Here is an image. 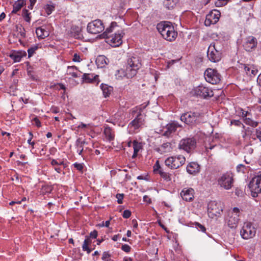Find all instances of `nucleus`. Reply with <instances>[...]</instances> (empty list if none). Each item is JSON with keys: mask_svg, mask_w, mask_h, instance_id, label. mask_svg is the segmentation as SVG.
<instances>
[{"mask_svg": "<svg viewBox=\"0 0 261 261\" xmlns=\"http://www.w3.org/2000/svg\"><path fill=\"white\" fill-rule=\"evenodd\" d=\"M161 177L163 178L166 181H169L171 180V174L169 173L166 172L163 169V170H160V173H159Z\"/></svg>", "mask_w": 261, "mask_h": 261, "instance_id": "nucleus-38", "label": "nucleus"}, {"mask_svg": "<svg viewBox=\"0 0 261 261\" xmlns=\"http://www.w3.org/2000/svg\"><path fill=\"white\" fill-rule=\"evenodd\" d=\"M256 82L257 85L261 87V73L258 75Z\"/></svg>", "mask_w": 261, "mask_h": 261, "instance_id": "nucleus-62", "label": "nucleus"}, {"mask_svg": "<svg viewBox=\"0 0 261 261\" xmlns=\"http://www.w3.org/2000/svg\"><path fill=\"white\" fill-rule=\"evenodd\" d=\"M30 13L27 9H24L22 12V16L25 21L30 22L31 21V17L30 16Z\"/></svg>", "mask_w": 261, "mask_h": 261, "instance_id": "nucleus-41", "label": "nucleus"}, {"mask_svg": "<svg viewBox=\"0 0 261 261\" xmlns=\"http://www.w3.org/2000/svg\"><path fill=\"white\" fill-rule=\"evenodd\" d=\"M220 13L218 11H211L206 16L204 24L206 26H210L212 24L216 23L219 20Z\"/></svg>", "mask_w": 261, "mask_h": 261, "instance_id": "nucleus-17", "label": "nucleus"}, {"mask_svg": "<svg viewBox=\"0 0 261 261\" xmlns=\"http://www.w3.org/2000/svg\"><path fill=\"white\" fill-rule=\"evenodd\" d=\"M248 187L253 197H256L258 194L261 193V176L253 177L248 184Z\"/></svg>", "mask_w": 261, "mask_h": 261, "instance_id": "nucleus-7", "label": "nucleus"}, {"mask_svg": "<svg viewBox=\"0 0 261 261\" xmlns=\"http://www.w3.org/2000/svg\"><path fill=\"white\" fill-rule=\"evenodd\" d=\"M29 134L30 136V138L28 139V142L29 144H31L32 146H33L34 145V142L31 141L32 139L33 134L31 132H30Z\"/></svg>", "mask_w": 261, "mask_h": 261, "instance_id": "nucleus-61", "label": "nucleus"}, {"mask_svg": "<svg viewBox=\"0 0 261 261\" xmlns=\"http://www.w3.org/2000/svg\"><path fill=\"white\" fill-rule=\"evenodd\" d=\"M251 65H250V66H245V67H244V69L247 72V73L248 72H249L251 71Z\"/></svg>", "mask_w": 261, "mask_h": 261, "instance_id": "nucleus-63", "label": "nucleus"}, {"mask_svg": "<svg viewBox=\"0 0 261 261\" xmlns=\"http://www.w3.org/2000/svg\"><path fill=\"white\" fill-rule=\"evenodd\" d=\"M186 161V159L183 155L177 156H170L165 161L166 166L171 169H177L182 166Z\"/></svg>", "mask_w": 261, "mask_h": 261, "instance_id": "nucleus-4", "label": "nucleus"}, {"mask_svg": "<svg viewBox=\"0 0 261 261\" xmlns=\"http://www.w3.org/2000/svg\"><path fill=\"white\" fill-rule=\"evenodd\" d=\"M181 126L175 121L169 123L164 127L163 135L168 138L170 137L176 132L177 128Z\"/></svg>", "mask_w": 261, "mask_h": 261, "instance_id": "nucleus-16", "label": "nucleus"}, {"mask_svg": "<svg viewBox=\"0 0 261 261\" xmlns=\"http://www.w3.org/2000/svg\"><path fill=\"white\" fill-rule=\"evenodd\" d=\"M95 62L98 68H103L108 64L109 60L105 56L100 55L96 58Z\"/></svg>", "mask_w": 261, "mask_h": 261, "instance_id": "nucleus-25", "label": "nucleus"}, {"mask_svg": "<svg viewBox=\"0 0 261 261\" xmlns=\"http://www.w3.org/2000/svg\"><path fill=\"white\" fill-rule=\"evenodd\" d=\"M83 81L87 83H98V75L92 73H84L83 75Z\"/></svg>", "mask_w": 261, "mask_h": 261, "instance_id": "nucleus-21", "label": "nucleus"}, {"mask_svg": "<svg viewBox=\"0 0 261 261\" xmlns=\"http://www.w3.org/2000/svg\"><path fill=\"white\" fill-rule=\"evenodd\" d=\"M55 6L53 5H47L45 8L46 12L49 15L54 10Z\"/></svg>", "mask_w": 261, "mask_h": 261, "instance_id": "nucleus-43", "label": "nucleus"}, {"mask_svg": "<svg viewBox=\"0 0 261 261\" xmlns=\"http://www.w3.org/2000/svg\"><path fill=\"white\" fill-rule=\"evenodd\" d=\"M33 121H34L35 125L37 127H39L41 126V122L38 118H37V117H35V118H34Z\"/></svg>", "mask_w": 261, "mask_h": 261, "instance_id": "nucleus-57", "label": "nucleus"}, {"mask_svg": "<svg viewBox=\"0 0 261 261\" xmlns=\"http://www.w3.org/2000/svg\"><path fill=\"white\" fill-rule=\"evenodd\" d=\"M256 137L259 139L260 141H261V130L259 129H256Z\"/></svg>", "mask_w": 261, "mask_h": 261, "instance_id": "nucleus-59", "label": "nucleus"}, {"mask_svg": "<svg viewBox=\"0 0 261 261\" xmlns=\"http://www.w3.org/2000/svg\"><path fill=\"white\" fill-rule=\"evenodd\" d=\"M127 71V68L125 70L120 69L117 70L115 73L116 78L117 80H122L124 77H126L127 79L132 78L133 76H129Z\"/></svg>", "mask_w": 261, "mask_h": 261, "instance_id": "nucleus-26", "label": "nucleus"}, {"mask_svg": "<svg viewBox=\"0 0 261 261\" xmlns=\"http://www.w3.org/2000/svg\"><path fill=\"white\" fill-rule=\"evenodd\" d=\"M242 117L243 119V120H245V117H247L248 115H250V113L248 112V111H245L243 110H242Z\"/></svg>", "mask_w": 261, "mask_h": 261, "instance_id": "nucleus-56", "label": "nucleus"}, {"mask_svg": "<svg viewBox=\"0 0 261 261\" xmlns=\"http://www.w3.org/2000/svg\"><path fill=\"white\" fill-rule=\"evenodd\" d=\"M131 215V212L129 210H126L124 211L122 214V216L124 218L127 219L129 218Z\"/></svg>", "mask_w": 261, "mask_h": 261, "instance_id": "nucleus-50", "label": "nucleus"}, {"mask_svg": "<svg viewBox=\"0 0 261 261\" xmlns=\"http://www.w3.org/2000/svg\"><path fill=\"white\" fill-rule=\"evenodd\" d=\"M122 37L121 34L120 33H118L111 35L108 36V38H105L107 39V42L110 43L111 45L118 46L122 42Z\"/></svg>", "mask_w": 261, "mask_h": 261, "instance_id": "nucleus-19", "label": "nucleus"}, {"mask_svg": "<svg viewBox=\"0 0 261 261\" xmlns=\"http://www.w3.org/2000/svg\"><path fill=\"white\" fill-rule=\"evenodd\" d=\"M187 171L189 174H195L200 171V166L196 162H191L187 165Z\"/></svg>", "mask_w": 261, "mask_h": 261, "instance_id": "nucleus-23", "label": "nucleus"}, {"mask_svg": "<svg viewBox=\"0 0 261 261\" xmlns=\"http://www.w3.org/2000/svg\"><path fill=\"white\" fill-rule=\"evenodd\" d=\"M116 197L117 199V202L119 204H122L123 202L122 200L124 197V194L118 193L116 195Z\"/></svg>", "mask_w": 261, "mask_h": 261, "instance_id": "nucleus-47", "label": "nucleus"}, {"mask_svg": "<svg viewBox=\"0 0 261 261\" xmlns=\"http://www.w3.org/2000/svg\"><path fill=\"white\" fill-rule=\"evenodd\" d=\"M36 33L37 37L40 39H44L49 35L47 31L40 27L36 29Z\"/></svg>", "mask_w": 261, "mask_h": 261, "instance_id": "nucleus-34", "label": "nucleus"}, {"mask_svg": "<svg viewBox=\"0 0 261 261\" xmlns=\"http://www.w3.org/2000/svg\"><path fill=\"white\" fill-rule=\"evenodd\" d=\"M255 233L256 229L250 222L245 223L240 231L241 236L244 239L252 238L255 236Z\"/></svg>", "mask_w": 261, "mask_h": 261, "instance_id": "nucleus-9", "label": "nucleus"}, {"mask_svg": "<svg viewBox=\"0 0 261 261\" xmlns=\"http://www.w3.org/2000/svg\"><path fill=\"white\" fill-rule=\"evenodd\" d=\"M143 201L147 202L148 203H150L151 202V199L147 195H145L143 196Z\"/></svg>", "mask_w": 261, "mask_h": 261, "instance_id": "nucleus-58", "label": "nucleus"}, {"mask_svg": "<svg viewBox=\"0 0 261 261\" xmlns=\"http://www.w3.org/2000/svg\"><path fill=\"white\" fill-rule=\"evenodd\" d=\"M257 39L252 36L246 37L243 42L244 49L248 52H251L255 50L257 45Z\"/></svg>", "mask_w": 261, "mask_h": 261, "instance_id": "nucleus-14", "label": "nucleus"}, {"mask_svg": "<svg viewBox=\"0 0 261 261\" xmlns=\"http://www.w3.org/2000/svg\"><path fill=\"white\" fill-rule=\"evenodd\" d=\"M25 4L24 0H18L15 2L13 5V10L12 13L16 14Z\"/></svg>", "mask_w": 261, "mask_h": 261, "instance_id": "nucleus-28", "label": "nucleus"}, {"mask_svg": "<svg viewBox=\"0 0 261 261\" xmlns=\"http://www.w3.org/2000/svg\"><path fill=\"white\" fill-rule=\"evenodd\" d=\"M180 195L184 200L191 201L194 198V190L192 188L184 189Z\"/></svg>", "mask_w": 261, "mask_h": 261, "instance_id": "nucleus-20", "label": "nucleus"}, {"mask_svg": "<svg viewBox=\"0 0 261 261\" xmlns=\"http://www.w3.org/2000/svg\"><path fill=\"white\" fill-rule=\"evenodd\" d=\"M100 87L103 92V95L106 97L110 95L113 89L112 87L108 86V85L103 84H101Z\"/></svg>", "mask_w": 261, "mask_h": 261, "instance_id": "nucleus-36", "label": "nucleus"}, {"mask_svg": "<svg viewBox=\"0 0 261 261\" xmlns=\"http://www.w3.org/2000/svg\"><path fill=\"white\" fill-rule=\"evenodd\" d=\"M244 168H245L244 165H243V164H239L237 167V170L238 172H240V171L244 172L243 170H242V169H243Z\"/></svg>", "mask_w": 261, "mask_h": 261, "instance_id": "nucleus-60", "label": "nucleus"}, {"mask_svg": "<svg viewBox=\"0 0 261 261\" xmlns=\"http://www.w3.org/2000/svg\"><path fill=\"white\" fill-rule=\"evenodd\" d=\"M204 74L206 82L212 84H217L221 81V75L215 69L208 68L205 71Z\"/></svg>", "mask_w": 261, "mask_h": 261, "instance_id": "nucleus-6", "label": "nucleus"}, {"mask_svg": "<svg viewBox=\"0 0 261 261\" xmlns=\"http://www.w3.org/2000/svg\"><path fill=\"white\" fill-rule=\"evenodd\" d=\"M227 0H218L217 2H215V5L216 7H222L227 4Z\"/></svg>", "mask_w": 261, "mask_h": 261, "instance_id": "nucleus-46", "label": "nucleus"}, {"mask_svg": "<svg viewBox=\"0 0 261 261\" xmlns=\"http://www.w3.org/2000/svg\"><path fill=\"white\" fill-rule=\"evenodd\" d=\"M27 56V53L25 51H14L10 55V57L13 60L14 62H20L22 58Z\"/></svg>", "mask_w": 261, "mask_h": 261, "instance_id": "nucleus-24", "label": "nucleus"}, {"mask_svg": "<svg viewBox=\"0 0 261 261\" xmlns=\"http://www.w3.org/2000/svg\"><path fill=\"white\" fill-rule=\"evenodd\" d=\"M240 210L237 207H234L232 211L229 214L227 220L228 226L231 228L237 227L239 221Z\"/></svg>", "mask_w": 261, "mask_h": 261, "instance_id": "nucleus-11", "label": "nucleus"}, {"mask_svg": "<svg viewBox=\"0 0 261 261\" xmlns=\"http://www.w3.org/2000/svg\"><path fill=\"white\" fill-rule=\"evenodd\" d=\"M70 33L73 37L79 39L82 36L81 29L78 26L72 25L70 29Z\"/></svg>", "mask_w": 261, "mask_h": 261, "instance_id": "nucleus-29", "label": "nucleus"}, {"mask_svg": "<svg viewBox=\"0 0 261 261\" xmlns=\"http://www.w3.org/2000/svg\"><path fill=\"white\" fill-rule=\"evenodd\" d=\"M50 164L55 170L59 173H60L62 172V169L60 166L63 165L64 168L66 167V164L64 163V162L60 159H53L51 161Z\"/></svg>", "mask_w": 261, "mask_h": 261, "instance_id": "nucleus-22", "label": "nucleus"}, {"mask_svg": "<svg viewBox=\"0 0 261 261\" xmlns=\"http://www.w3.org/2000/svg\"><path fill=\"white\" fill-rule=\"evenodd\" d=\"M222 211L223 206L220 202L211 201L208 203L207 212L210 217L212 218L215 216L219 217Z\"/></svg>", "mask_w": 261, "mask_h": 261, "instance_id": "nucleus-5", "label": "nucleus"}, {"mask_svg": "<svg viewBox=\"0 0 261 261\" xmlns=\"http://www.w3.org/2000/svg\"><path fill=\"white\" fill-rule=\"evenodd\" d=\"M164 169L161 167L159 162L157 161L153 166V170L155 172L160 173V170H163Z\"/></svg>", "mask_w": 261, "mask_h": 261, "instance_id": "nucleus-45", "label": "nucleus"}, {"mask_svg": "<svg viewBox=\"0 0 261 261\" xmlns=\"http://www.w3.org/2000/svg\"><path fill=\"white\" fill-rule=\"evenodd\" d=\"M179 2V0H165L164 2V6L168 9H173Z\"/></svg>", "mask_w": 261, "mask_h": 261, "instance_id": "nucleus-33", "label": "nucleus"}, {"mask_svg": "<svg viewBox=\"0 0 261 261\" xmlns=\"http://www.w3.org/2000/svg\"><path fill=\"white\" fill-rule=\"evenodd\" d=\"M38 49V45H35L33 46H32L31 47L29 48L28 49V58L31 57L34 55L35 51L37 50Z\"/></svg>", "mask_w": 261, "mask_h": 261, "instance_id": "nucleus-42", "label": "nucleus"}, {"mask_svg": "<svg viewBox=\"0 0 261 261\" xmlns=\"http://www.w3.org/2000/svg\"><path fill=\"white\" fill-rule=\"evenodd\" d=\"M193 92L196 96L206 98L213 96V91L210 88L206 87L203 85H200L196 87L194 90Z\"/></svg>", "mask_w": 261, "mask_h": 261, "instance_id": "nucleus-10", "label": "nucleus"}, {"mask_svg": "<svg viewBox=\"0 0 261 261\" xmlns=\"http://www.w3.org/2000/svg\"><path fill=\"white\" fill-rule=\"evenodd\" d=\"M90 238L95 239L97 237V231L95 230L91 231L89 236Z\"/></svg>", "mask_w": 261, "mask_h": 261, "instance_id": "nucleus-54", "label": "nucleus"}, {"mask_svg": "<svg viewBox=\"0 0 261 261\" xmlns=\"http://www.w3.org/2000/svg\"><path fill=\"white\" fill-rule=\"evenodd\" d=\"M110 255L107 252H104L102 254L101 259L104 261H109Z\"/></svg>", "mask_w": 261, "mask_h": 261, "instance_id": "nucleus-48", "label": "nucleus"}, {"mask_svg": "<svg viewBox=\"0 0 261 261\" xmlns=\"http://www.w3.org/2000/svg\"><path fill=\"white\" fill-rule=\"evenodd\" d=\"M74 167L78 170L82 171L83 169V166L82 164L75 163L73 164Z\"/></svg>", "mask_w": 261, "mask_h": 261, "instance_id": "nucleus-52", "label": "nucleus"}, {"mask_svg": "<svg viewBox=\"0 0 261 261\" xmlns=\"http://www.w3.org/2000/svg\"><path fill=\"white\" fill-rule=\"evenodd\" d=\"M156 29L162 37L168 41L174 40L177 37V33L170 22H161L157 24Z\"/></svg>", "mask_w": 261, "mask_h": 261, "instance_id": "nucleus-2", "label": "nucleus"}, {"mask_svg": "<svg viewBox=\"0 0 261 261\" xmlns=\"http://www.w3.org/2000/svg\"><path fill=\"white\" fill-rule=\"evenodd\" d=\"M117 26V24L116 22H112L111 23L110 26L102 34L100 35V37L103 38H108V36L111 35L110 34L113 31L114 28Z\"/></svg>", "mask_w": 261, "mask_h": 261, "instance_id": "nucleus-27", "label": "nucleus"}, {"mask_svg": "<svg viewBox=\"0 0 261 261\" xmlns=\"http://www.w3.org/2000/svg\"><path fill=\"white\" fill-rule=\"evenodd\" d=\"M196 141L193 138H188L182 139L178 145V148L183 149L187 152H190L191 150L195 148Z\"/></svg>", "mask_w": 261, "mask_h": 261, "instance_id": "nucleus-12", "label": "nucleus"}, {"mask_svg": "<svg viewBox=\"0 0 261 261\" xmlns=\"http://www.w3.org/2000/svg\"><path fill=\"white\" fill-rule=\"evenodd\" d=\"M203 117V115L199 112L189 111L182 114L180 119L186 124L193 128L202 122Z\"/></svg>", "mask_w": 261, "mask_h": 261, "instance_id": "nucleus-1", "label": "nucleus"}, {"mask_svg": "<svg viewBox=\"0 0 261 261\" xmlns=\"http://www.w3.org/2000/svg\"><path fill=\"white\" fill-rule=\"evenodd\" d=\"M144 122V116L139 113L134 120L132 121L129 125L128 127L130 129H133V130L138 129Z\"/></svg>", "mask_w": 261, "mask_h": 261, "instance_id": "nucleus-18", "label": "nucleus"}, {"mask_svg": "<svg viewBox=\"0 0 261 261\" xmlns=\"http://www.w3.org/2000/svg\"><path fill=\"white\" fill-rule=\"evenodd\" d=\"M133 224V227L134 228H137L138 227V223L136 221V220L134 219L132 221Z\"/></svg>", "mask_w": 261, "mask_h": 261, "instance_id": "nucleus-64", "label": "nucleus"}, {"mask_svg": "<svg viewBox=\"0 0 261 261\" xmlns=\"http://www.w3.org/2000/svg\"><path fill=\"white\" fill-rule=\"evenodd\" d=\"M231 125H234L236 126H240L241 125H242L243 127L244 125L242 123V122L239 120H232L230 122Z\"/></svg>", "mask_w": 261, "mask_h": 261, "instance_id": "nucleus-49", "label": "nucleus"}, {"mask_svg": "<svg viewBox=\"0 0 261 261\" xmlns=\"http://www.w3.org/2000/svg\"><path fill=\"white\" fill-rule=\"evenodd\" d=\"M84 144H87V143L85 141V140H82L81 138H78L76 140L75 145L77 148V151L78 152L79 155H82V152H83V145Z\"/></svg>", "mask_w": 261, "mask_h": 261, "instance_id": "nucleus-32", "label": "nucleus"}, {"mask_svg": "<svg viewBox=\"0 0 261 261\" xmlns=\"http://www.w3.org/2000/svg\"><path fill=\"white\" fill-rule=\"evenodd\" d=\"M243 121L246 125H249L252 127H257L259 123L258 122L255 121L249 117H245V120Z\"/></svg>", "mask_w": 261, "mask_h": 261, "instance_id": "nucleus-37", "label": "nucleus"}, {"mask_svg": "<svg viewBox=\"0 0 261 261\" xmlns=\"http://www.w3.org/2000/svg\"><path fill=\"white\" fill-rule=\"evenodd\" d=\"M141 66V60L137 56H133L127 60L126 68L129 76H134Z\"/></svg>", "mask_w": 261, "mask_h": 261, "instance_id": "nucleus-3", "label": "nucleus"}, {"mask_svg": "<svg viewBox=\"0 0 261 261\" xmlns=\"http://www.w3.org/2000/svg\"><path fill=\"white\" fill-rule=\"evenodd\" d=\"M130 249H131L130 247L127 244L123 245L121 247V249L126 252H130Z\"/></svg>", "mask_w": 261, "mask_h": 261, "instance_id": "nucleus-51", "label": "nucleus"}, {"mask_svg": "<svg viewBox=\"0 0 261 261\" xmlns=\"http://www.w3.org/2000/svg\"><path fill=\"white\" fill-rule=\"evenodd\" d=\"M72 61L73 62H80L81 61V58H80V56L79 55H77V54H74L73 59H72Z\"/></svg>", "mask_w": 261, "mask_h": 261, "instance_id": "nucleus-55", "label": "nucleus"}, {"mask_svg": "<svg viewBox=\"0 0 261 261\" xmlns=\"http://www.w3.org/2000/svg\"><path fill=\"white\" fill-rule=\"evenodd\" d=\"M133 146L134 151L136 152H139V150L142 148V145L141 143L138 142L137 140H134L133 142Z\"/></svg>", "mask_w": 261, "mask_h": 261, "instance_id": "nucleus-40", "label": "nucleus"}, {"mask_svg": "<svg viewBox=\"0 0 261 261\" xmlns=\"http://www.w3.org/2000/svg\"><path fill=\"white\" fill-rule=\"evenodd\" d=\"M207 56L211 62H217L221 60V53L216 48L215 44L211 43L207 49Z\"/></svg>", "mask_w": 261, "mask_h": 261, "instance_id": "nucleus-15", "label": "nucleus"}, {"mask_svg": "<svg viewBox=\"0 0 261 261\" xmlns=\"http://www.w3.org/2000/svg\"><path fill=\"white\" fill-rule=\"evenodd\" d=\"M195 227L198 230L201 231L202 232H205L206 228L203 225L200 224L198 222H195Z\"/></svg>", "mask_w": 261, "mask_h": 261, "instance_id": "nucleus-44", "label": "nucleus"}, {"mask_svg": "<svg viewBox=\"0 0 261 261\" xmlns=\"http://www.w3.org/2000/svg\"><path fill=\"white\" fill-rule=\"evenodd\" d=\"M77 69L75 66H68L67 69V74L71 75L73 77H77L79 76L77 73L74 71Z\"/></svg>", "mask_w": 261, "mask_h": 261, "instance_id": "nucleus-39", "label": "nucleus"}, {"mask_svg": "<svg viewBox=\"0 0 261 261\" xmlns=\"http://www.w3.org/2000/svg\"><path fill=\"white\" fill-rule=\"evenodd\" d=\"M85 238L82 245V249L83 251H87V253L89 254L91 252L92 249H90L88 246L91 244L92 241L89 236H86Z\"/></svg>", "mask_w": 261, "mask_h": 261, "instance_id": "nucleus-30", "label": "nucleus"}, {"mask_svg": "<svg viewBox=\"0 0 261 261\" xmlns=\"http://www.w3.org/2000/svg\"><path fill=\"white\" fill-rule=\"evenodd\" d=\"M105 26L100 19H96L89 22L87 27L88 33L92 34H97L102 32Z\"/></svg>", "mask_w": 261, "mask_h": 261, "instance_id": "nucleus-8", "label": "nucleus"}, {"mask_svg": "<svg viewBox=\"0 0 261 261\" xmlns=\"http://www.w3.org/2000/svg\"><path fill=\"white\" fill-rule=\"evenodd\" d=\"M171 144L169 142H167L163 144L158 149L159 152L162 153L169 152L172 150Z\"/></svg>", "mask_w": 261, "mask_h": 261, "instance_id": "nucleus-31", "label": "nucleus"}, {"mask_svg": "<svg viewBox=\"0 0 261 261\" xmlns=\"http://www.w3.org/2000/svg\"><path fill=\"white\" fill-rule=\"evenodd\" d=\"M104 134L109 141L114 139V133L110 127H107L104 129Z\"/></svg>", "mask_w": 261, "mask_h": 261, "instance_id": "nucleus-35", "label": "nucleus"}, {"mask_svg": "<svg viewBox=\"0 0 261 261\" xmlns=\"http://www.w3.org/2000/svg\"><path fill=\"white\" fill-rule=\"evenodd\" d=\"M251 71H250V73L251 74L253 75H255L258 72V70L253 65H251Z\"/></svg>", "mask_w": 261, "mask_h": 261, "instance_id": "nucleus-53", "label": "nucleus"}, {"mask_svg": "<svg viewBox=\"0 0 261 261\" xmlns=\"http://www.w3.org/2000/svg\"><path fill=\"white\" fill-rule=\"evenodd\" d=\"M218 184L226 190L230 189L233 184L232 176L231 173L223 174L218 180Z\"/></svg>", "mask_w": 261, "mask_h": 261, "instance_id": "nucleus-13", "label": "nucleus"}]
</instances>
